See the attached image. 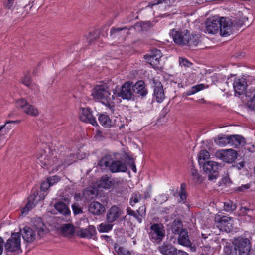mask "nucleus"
I'll return each mask as SVG.
<instances>
[{
  "mask_svg": "<svg viewBox=\"0 0 255 255\" xmlns=\"http://www.w3.org/2000/svg\"><path fill=\"white\" fill-rule=\"evenodd\" d=\"M33 224L32 228L26 226L23 229V238L27 242H33L36 239L37 235L39 237H42L45 232V226L41 218H34L33 220Z\"/></svg>",
  "mask_w": 255,
  "mask_h": 255,
  "instance_id": "39448f33",
  "label": "nucleus"
},
{
  "mask_svg": "<svg viewBox=\"0 0 255 255\" xmlns=\"http://www.w3.org/2000/svg\"><path fill=\"white\" fill-rule=\"evenodd\" d=\"M121 117H117L113 122L110 119L109 117L106 114H100L99 116L98 120L100 124L105 128H110L112 126H117L122 128L124 126V124L121 122Z\"/></svg>",
  "mask_w": 255,
  "mask_h": 255,
  "instance_id": "ddd939ff",
  "label": "nucleus"
},
{
  "mask_svg": "<svg viewBox=\"0 0 255 255\" xmlns=\"http://www.w3.org/2000/svg\"><path fill=\"white\" fill-rule=\"evenodd\" d=\"M175 2V0H158L150 2L149 4V6L153 7V6L160 4L161 6L160 7H164L165 9H167V8L174 4Z\"/></svg>",
  "mask_w": 255,
  "mask_h": 255,
  "instance_id": "cd10ccee",
  "label": "nucleus"
},
{
  "mask_svg": "<svg viewBox=\"0 0 255 255\" xmlns=\"http://www.w3.org/2000/svg\"><path fill=\"white\" fill-rule=\"evenodd\" d=\"M224 210L228 212L233 211L236 208V205L231 200L224 202Z\"/></svg>",
  "mask_w": 255,
  "mask_h": 255,
  "instance_id": "ea45409f",
  "label": "nucleus"
},
{
  "mask_svg": "<svg viewBox=\"0 0 255 255\" xmlns=\"http://www.w3.org/2000/svg\"><path fill=\"white\" fill-rule=\"evenodd\" d=\"M170 35L172 37L173 41L175 42V32L174 29L171 30Z\"/></svg>",
  "mask_w": 255,
  "mask_h": 255,
  "instance_id": "bf43d9fd",
  "label": "nucleus"
},
{
  "mask_svg": "<svg viewBox=\"0 0 255 255\" xmlns=\"http://www.w3.org/2000/svg\"><path fill=\"white\" fill-rule=\"evenodd\" d=\"M99 188L104 189H110L112 186V181L107 176L102 177L100 180L97 182Z\"/></svg>",
  "mask_w": 255,
  "mask_h": 255,
  "instance_id": "c756f323",
  "label": "nucleus"
},
{
  "mask_svg": "<svg viewBox=\"0 0 255 255\" xmlns=\"http://www.w3.org/2000/svg\"><path fill=\"white\" fill-rule=\"evenodd\" d=\"M73 211L75 214H79L82 212V210L77 203H74L72 205Z\"/></svg>",
  "mask_w": 255,
  "mask_h": 255,
  "instance_id": "de8ad7c7",
  "label": "nucleus"
},
{
  "mask_svg": "<svg viewBox=\"0 0 255 255\" xmlns=\"http://www.w3.org/2000/svg\"><path fill=\"white\" fill-rule=\"evenodd\" d=\"M28 103L23 98H20L16 101V104L17 107L20 108L22 111L24 110Z\"/></svg>",
  "mask_w": 255,
  "mask_h": 255,
  "instance_id": "37998d69",
  "label": "nucleus"
},
{
  "mask_svg": "<svg viewBox=\"0 0 255 255\" xmlns=\"http://www.w3.org/2000/svg\"><path fill=\"white\" fill-rule=\"evenodd\" d=\"M243 22L236 20L232 21L231 19L224 17L219 18L214 16L208 18L205 22L206 31L209 34L216 33L220 28V34L222 36H228L233 33L234 29L242 26Z\"/></svg>",
  "mask_w": 255,
  "mask_h": 255,
  "instance_id": "f257e3e1",
  "label": "nucleus"
},
{
  "mask_svg": "<svg viewBox=\"0 0 255 255\" xmlns=\"http://www.w3.org/2000/svg\"><path fill=\"white\" fill-rule=\"evenodd\" d=\"M189 1L190 2V5L198 4V0H189Z\"/></svg>",
  "mask_w": 255,
  "mask_h": 255,
  "instance_id": "e2e57ef3",
  "label": "nucleus"
},
{
  "mask_svg": "<svg viewBox=\"0 0 255 255\" xmlns=\"http://www.w3.org/2000/svg\"><path fill=\"white\" fill-rule=\"evenodd\" d=\"M250 187V186L249 184L242 185V186L236 188V191L243 192L245 190L249 189Z\"/></svg>",
  "mask_w": 255,
  "mask_h": 255,
  "instance_id": "603ef678",
  "label": "nucleus"
},
{
  "mask_svg": "<svg viewBox=\"0 0 255 255\" xmlns=\"http://www.w3.org/2000/svg\"><path fill=\"white\" fill-rule=\"evenodd\" d=\"M230 145L233 147L238 148L240 146H244L245 144V139L241 135H231Z\"/></svg>",
  "mask_w": 255,
  "mask_h": 255,
  "instance_id": "a878e982",
  "label": "nucleus"
},
{
  "mask_svg": "<svg viewBox=\"0 0 255 255\" xmlns=\"http://www.w3.org/2000/svg\"><path fill=\"white\" fill-rule=\"evenodd\" d=\"M21 82L26 86H29L31 84V79L29 73L25 74L22 78Z\"/></svg>",
  "mask_w": 255,
  "mask_h": 255,
  "instance_id": "49530a36",
  "label": "nucleus"
},
{
  "mask_svg": "<svg viewBox=\"0 0 255 255\" xmlns=\"http://www.w3.org/2000/svg\"><path fill=\"white\" fill-rule=\"evenodd\" d=\"M160 251L163 255H174L175 254V248L168 243L160 247Z\"/></svg>",
  "mask_w": 255,
  "mask_h": 255,
  "instance_id": "7c9ffc66",
  "label": "nucleus"
},
{
  "mask_svg": "<svg viewBox=\"0 0 255 255\" xmlns=\"http://www.w3.org/2000/svg\"><path fill=\"white\" fill-rule=\"evenodd\" d=\"M131 88L132 89V82L128 81L123 85L120 92H117L116 89H114V95H116V103H118L120 101L119 97L123 99H131L133 96V91L131 90Z\"/></svg>",
  "mask_w": 255,
  "mask_h": 255,
  "instance_id": "9b49d317",
  "label": "nucleus"
},
{
  "mask_svg": "<svg viewBox=\"0 0 255 255\" xmlns=\"http://www.w3.org/2000/svg\"><path fill=\"white\" fill-rule=\"evenodd\" d=\"M50 186H51V185L46 179L41 184L40 193L37 190L33 191L25 206L21 209V215L22 216L26 215L39 201L43 200L47 195L45 192Z\"/></svg>",
  "mask_w": 255,
  "mask_h": 255,
  "instance_id": "7ed1b4c3",
  "label": "nucleus"
},
{
  "mask_svg": "<svg viewBox=\"0 0 255 255\" xmlns=\"http://www.w3.org/2000/svg\"><path fill=\"white\" fill-rule=\"evenodd\" d=\"M61 231L65 236L71 237L75 232L74 227L71 224H65L62 227Z\"/></svg>",
  "mask_w": 255,
  "mask_h": 255,
  "instance_id": "c9c22d12",
  "label": "nucleus"
},
{
  "mask_svg": "<svg viewBox=\"0 0 255 255\" xmlns=\"http://www.w3.org/2000/svg\"><path fill=\"white\" fill-rule=\"evenodd\" d=\"M141 210V211H144V212H145V208L143 207V206H141L140 207L139 209L138 210H137V211L139 213V211Z\"/></svg>",
  "mask_w": 255,
  "mask_h": 255,
  "instance_id": "774afa93",
  "label": "nucleus"
},
{
  "mask_svg": "<svg viewBox=\"0 0 255 255\" xmlns=\"http://www.w3.org/2000/svg\"><path fill=\"white\" fill-rule=\"evenodd\" d=\"M131 168L133 172H136V168L135 165L134 164L132 165L131 166Z\"/></svg>",
  "mask_w": 255,
  "mask_h": 255,
  "instance_id": "338daca9",
  "label": "nucleus"
},
{
  "mask_svg": "<svg viewBox=\"0 0 255 255\" xmlns=\"http://www.w3.org/2000/svg\"><path fill=\"white\" fill-rule=\"evenodd\" d=\"M235 92L239 95L244 94L247 87L246 80L243 78L236 79L233 83Z\"/></svg>",
  "mask_w": 255,
  "mask_h": 255,
  "instance_id": "412c9836",
  "label": "nucleus"
},
{
  "mask_svg": "<svg viewBox=\"0 0 255 255\" xmlns=\"http://www.w3.org/2000/svg\"><path fill=\"white\" fill-rule=\"evenodd\" d=\"M216 156L227 163H232L237 157V152L233 149L223 150L217 152Z\"/></svg>",
  "mask_w": 255,
  "mask_h": 255,
  "instance_id": "dca6fc26",
  "label": "nucleus"
},
{
  "mask_svg": "<svg viewBox=\"0 0 255 255\" xmlns=\"http://www.w3.org/2000/svg\"><path fill=\"white\" fill-rule=\"evenodd\" d=\"M123 214L124 211L121 207L113 205L107 212L106 216V220L113 223L118 221Z\"/></svg>",
  "mask_w": 255,
  "mask_h": 255,
  "instance_id": "2eb2a0df",
  "label": "nucleus"
},
{
  "mask_svg": "<svg viewBox=\"0 0 255 255\" xmlns=\"http://www.w3.org/2000/svg\"><path fill=\"white\" fill-rule=\"evenodd\" d=\"M221 168V164L213 161H207L203 165L204 171L208 174V179L212 181H215L219 177Z\"/></svg>",
  "mask_w": 255,
  "mask_h": 255,
  "instance_id": "1a4fd4ad",
  "label": "nucleus"
},
{
  "mask_svg": "<svg viewBox=\"0 0 255 255\" xmlns=\"http://www.w3.org/2000/svg\"><path fill=\"white\" fill-rule=\"evenodd\" d=\"M210 156L209 153L206 150H201L198 156V160L199 163H201V160H205L206 159H208L209 157Z\"/></svg>",
  "mask_w": 255,
  "mask_h": 255,
  "instance_id": "c03bdc74",
  "label": "nucleus"
},
{
  "mask_svg": "<svg viewBox=\"0 0 255 255\" xmlns=\"http://www.w3.org/2000/svg\"><path fill=\"white\" fill-rule=\"evenodd\" d=\"M46 179L51 186L55 185L61 180V178L58 175L49 176Z\"/></svg>",
  "mask_w": 255,
  "mask_h": 255,
  "instance_id": "79ce46f5",
  "label": "nucleus"
},
{
  "mask_svg": "<svg viewBox=\"0 0 255 255\" xmlns=\"http://www.w3.org/2000/svg\"><path fill=\"white\" fill-rule=\"evenodd\" d=\"M3 244H4L3 239L1 237H0V255H1L3 253Z\"/></svg>",
  "mask_w": 255,
  "mask_h": 255,
  "instance_id": "6e6d98bb",
  "label": "nucleus"
},
{
  "mask_svg": "<svg viewBox=\"0 0 255 255\" xmlns=\"http://www.w3.org/2000/svg\"><path fill=\"white\" fill-rule=\"evenodd\" d=\"M198 0V4H201L207 2V1H211V0Z\"/></svg>",
  "mask_w": 255,
  "mask_h": 255,
  "instance_id": "69168bd1",
  "label": "nucleus"
},
{
  "mask_svg": "<svg viewBox=\"0 0 255 255\" xmlns=\"http://www.w3.org/2000/svg\"><path fill=\"white\" fill-rule=\"evenodd\" d=\"M236 166L239 170L242 169L244 167V162H240L237 163Z\"/></svg>",
  "mask_w": 255,
  "mask_h": 255,
  "instance_id": "4d7b16f0",
  "label": "nucleus"
},
{
  "mask_svg": "<svg viewBox=\"0 0 255 255\" xmlns=\"http://www.w3.org/2000/svg\"><path fill=\"white\" fill-rule=\"evenodd\" d=\"M93 98L103 104L109 106L116 103V95L114 90L112 94L109 91L108 87L105 84H100L95 86L91 94Z\"/></svg>",
  "mask_w": 255,
  "mask_h": 255,
  "instance_id": "20e7f679",
  "label": "nucleus"
},
{
  "mask_svg": "<svg viewBox=\"0 0 255 255\" xmlns=\"http://www.w3.org/2000/svg\"><path fill=\"white\" fill-rule=\"evenodd\" d=\"M113 227L112 222L107 221L102 222L97 226V230L100 233H108L111 231Z\"/></svg>",
  "mask_w": 255,
  "mask_h": 255,
  "instance_id": "72a5a7b5",
  "label": "nucleus"
},
{
  "mask_svg": "<svg viewBox=\"0 0 255 255\" xmlns=\"http://www.w3.org/2000/svg\"><path fill=\"white\" fill-rule=\"evenodd\" d=\"M97 234L96 228L94 225H89L86 228H80L77 232L78 236L86 239H94Z\"/></svg>",
  "mask_w": 255,
  "mask_h": 255,
  "instance_id": "6ab92c4d",
  "label": "nucleus"
},
{
  "mask_svg": "<svg viewBox=\"0 0 255 255\" xmlns=\"http://www.w3.org/2000/svg\"><path fill=\"white\" fill-rule=\"evenodd\" d=\"M23 112L31 116L36 117L39 115L38 110L30 104H28Z\"/></svg>",
  "mask_w": 255,
  "mask_h": 255,
  "instance_id": "f704fd0d",
  "label": "nucleus"
},
{
  "mask_svg": "<svg viewBox=\"0 0 255 255\" xmlns=\"http://www.w3.org/2000/svg\"><path fill=\"white\" fill-rule=\"evenodd\" d=\"M223 181L225 183V184H227V183H229L230 182V179L229 178V177H225L223 179Z\"/></svg>",
  "mask_w": 255,
  "mask_h": 255,
  "instance_id": "0e129e2a",
  "label": "nucleus"
},
{
  "mask_svg": "<svg viewBox=\"0 0 255 255\" xmlns=\"http://www.w3.org/2000/svg\"><path fill=\"white\" fill-rule=\"evenodd\" d=\"M153 83L154 84V97L158 103H161L165 98L162 85L160 82L155 79L153 80Z\"/></svg>",
  "mask_w": 255,
  "mask_h": 255,
  "instance_id": "aec40b11",
  "label": "nucleus"
},
{
  "mask_svg": "<svg viewBox=\"0 0 255 255\" xmlns=\"http://www.w3.org/2000/svg\"><path fill=\"white\" fill-rule=\"evenodd\" d=\"M79 117L83 122L89 123L94 126L98 125L96 119L93 117L90 109L88 108H80Z\"/></svg>",
  "mask_w": 255,
  "mask_h": 255,
  "instance_id": "a211bd4d",
  "label": "nucleus"
},
{
  "mask_svg": "<svg viewBox=\"0 0 255 255\" xmlns=\"http://www.w3.org/2000/svg\"><path fill=\"white\" fill-rule=\"evenodd\" d=\"M128 29L126 27L123 28L112 27L110 31V35L112 38H116L124 36L125 34L128 33Z\"/></svg>",
  "mask_w": 255,
  "mask_h": 255,
  "instance_id": "bb28decb",
  "label": "nucleus"
},
{
  "mask_svg": "<svg viewBox=\"0 0 255 255\" xmlns=\"http://www.w3.org/2000/svg\"><path fill=\"white\" fill-rule=\"evenodd\" d=\"M55 208L61 214L69 215L70 211L68 206L63 202L56 203L54 205Z\"/></svg>",
  "mask_w": 255,
  "mask_h": 255,
  "instance_id": "473e14b6",
  "label": "nucleus"
},
{
  "mask_svg": "<svg viewBox=\"0 0 255 255\" xmlns=\"http://www.w3.org/2000/svg\"><path fill=\"white\" fill-rule=\"evenodd\" d=\"M191 175L192 178V180L195 182H201V176L199 174L197 169L195 168V166L192 165L191 171H190Z\"/></svg>",
  "mask_w": 255,
  "mask_h": 255,
  "instance_id": "58836bf2",
  "label": "nucleus"
},
{
  "mask_svg": "<svg viewBox=\"0 0 255 255\" xmlns=\"http://www.w3.org/2000/svg\"><path fill=\"white\" fill-rule=\"evenodd\" d=\"M153 26V23L149 21H145L142 22L141 27L142 28H149Z\"/></svg>",
  "mask_w": 255,
  "mask_h": 255,
  "instance_id": "5fc2aeb1",
  "label": "nucleus"
},
{
  "mask_svg": "<svg viewBox=\"0 0 255 255\" xmlns=\"http://www.w3.org/2000/svg\"><path fill=\"white\" fill-rule=\"evenodd\" d=\"M115 251L118 255H135L136 253L129 252L125 248L119 245L115 246Z\"/></svg>",
  "mask_w": 255,
  "mask_h": 255,
  "instance_id": "e433bc0d",
  "label": "nucleus"
},
{
  "mask_svg": "<svg viewBox=\"0 0 255 255\" xmlns=\"http://www.w3.org/2000/svg\"><path fill=\"white\" fill-rule=\"evenodd\" d=\"M214 220L216 224V227L220 230L226 232L230 231L232 226V219L231 217L216 215Z\"/></svg>",
  "mask_w": 255,
  "mask_h": 255,
  "instance_id": "4468645a",
  "label": "nucleus"
},
{
  "mask_svg": "<svg viewBox=\"0 0 255 255\" xmlns=\"http://www.w3.org/2000/svg\"><path fill=\"white\" fill-rule=\"evenodd\" d=\"M179 64L180 66L185 68L189 67L192 65V63L189 62L187 59L181 57L179 58Z\"/></svg>",
  "mask_w": 255,
  "mask_h": 255,
  "instance_id": "a18cd8bd",
  "label": "nucleus"
},
{
  "mask_svg": "<svg viewBox=\"0 0 255 255\" xmlns=\"http://www.w3.org/2000/svg\"><path fill=\"white\" fill-rule=\"evenodd\" d=\"M204 87V86L203 84H199L194 86L191 88V89L187 91V94L188 95L194 94L203 89Z\"/></svg>",
  "mask_w": 255,
  "mask_h": 255,
  "instance_id": "a19ab883",
  "label": "nucleus"
},
{
  "mask_svg": "<svg viewBox=\"0 0 255 255\" xmlns=\"http://www.w3.org/2000/svg\"><path fill=\"white\" fill-rule=\"evenodd\" d=\"M127 213L128 215H131V216H134L135 218H136L137 219L138 218L137 215L135 213V212L133 210H132L129 207H128L127 209Z\"/></svg>",
  "mask_w": 255,
  "mask_h": 255,
  "instance_id": "864d4df0",
  "label": "nucleus"
},
{
  "mask_svg": "<svg viewBox=\"0 0 255 255\" xmlns=\"http://www.w3.org/2000/svg\"><path fill=\"white\" fill-rule=\"evenodd\" d=\"M233 244L237 248L241 255H247L251 248L250 240L247 238L242 237L235 238Z\"/></svg>",
  "mask_w": 255,
  "mask_h": 255,
  "instance_id": "f8f14e48",
  "label": "nucleus"
},
{
  "mask_svg": "<svg viewBox=\"0 0 255 255\" xmlns=\"http://www.w3.org/2000/svg\"><path fill=\"white\" fill-rule=\"evenodd\" d=\"M189 5L190 2L189 0H176V6L177 5L178 7V10L176 11V14L178 11H180V14L183 13L184 14H185L187 12L186 7Z\"/></svg>",
  "mask_w": 255,
  "mask_h": 255,
  "instance_id": "2f4dec72",
  "label": "nucleus"
},
{
  "mask_svg": "<svg viewBox=\"0 0 255 255\" xmlns=\"http://www.w3.org/2000/svg\"><path fill=\"white\" fill-rule=\"evenodd\" d=\"M20 123V121L16 120V121H7L5 122V124L3 125L6 126V125L10 123H13V124H18Z\"/></svg>",
  "mask_w": 255,
  "mask_h": 255,
  "instance_id": "052dcab7",
  "label": "nucleus"
},
{
  "mask_svg": "<svg viewBox=\"0 0 255 255\" xmlns=\"http://www.w3.org/2000/svg\"><path fill=\"white\" fill-rule=\"evenodd\" d=\"M224 251L226 255H241L237 248L233 244V246H226Z\"/></svg>",
  "mask_w": 255,
  "mask_h": 255,
  "instance_id": "4c0bfd02",
  "label": "nucleus"
},
{
  "mask_svg": "<svg viewBox=\"0 0 255 255\" xmlns=\"http://www.w3.org/2000/svg\"><path fill=\"white\" fill-rule=\"evenodd\" d=\"M162 57V53L160 50L153 49L150 54L144 55V58L146 62L151 65L153 68L158 67L159 61Z\"/></svg>",
  "mask_w": 255,
  "mask_h": 255,
  "instance_id": "f3484780",
  "label": "nucleus"
},
{
  "mask_svg": "<svg viewBox=\"0 0 255 255\" xmlns=\"http://www.w3.org/2000/svg\"><path fill=\"white\" fill-rule=\"evenodd\" d=\"M178 196L179 198L178 199V203H182L185 204L186 209H189L188 204H186L187 193L186 191V185L185 183H182L178 192Z\"/></svg>",
  "mask_w": 255,
  "mask_h": 255,
  "instance_id": "393cba45",
  "label": "nucleus"
},
{
  "mask_svg": "<svg viewBox=\"0 0 255 255\" xmlns=\"http://www.w3.org/2000/svg\"><path fill=\"white\" fill-rule=\"evenodd\" d=\"M176 235H178V243L185 246L190 247L192 243L189 239L188 232L187 229L183 228L182 222L181 220L176 221Z\"/></svg>",
  "mask_w": 255,
  "mask_h": 255,
  "instance_id": "9d476101",
  "label": "nucleus"
},
{
  "mask_svg": "<svg viewBox=\"0 0 255 255\" xmlns=\"http://www.w3.org/2000/svg\"><path fill=\"white\" fill-rule=\"evenodd\" d=\"M105 165L109 166V169L112 172H125L127 169L126 164L119 160L113 161L110 165L105 162Z\"/></svg>",
  "mask_w": 255,
  "mask_h": 255,
  "instance_id": "4be33fe9",
  "label": "nucleus"
},
{
  "mask_svg": "<svg viewBox=\"0 0 255 255\" xmlns=\"http://www.w3.org/2000/svg\"><path fill=\"white\" fill-rule=\"evenodd\" d=\"M92 35V34L91 33H89L88 36H87V40L88 41L89 43L92 42L93 39V36Z\"/></svg>",
  "mask_w": 255,
  "mask_h": 255,
  "instance_id": "680f3d73",
  "label": "nucleus"
},
{
  "mask_svg": "<svg viewBox=\"0 0 255 255\" xmlns=\"http://www.w3.org/2000/svg\"><path fill=\"white\" fill-rule=\"evenodd\" d=\"M139 201V196L137 194L133 195L130 198V204L132 206L137 203Z\"/></svg>",
  "mask_w": 255,
  "mask_h": 255,
  "instance_id": "09e8293b",
  "label": "nucleus"
},
{
  "mask_svg": "<svg viewBox=\"0 0 255 255\" xmlns=\"http://www.w3.org/2000/svg\"><path fill=\"white\" fill-rule=\"evenodd\" d=\"M5 248L7 254L21 252V234L12 233L5 244Z\"/></svg>",
  "mask_w": 255,
  "mask_h": 255,
  "instance_id": "6e6552de",
  "label": "nucleus"
},
{
  "mask_svg": "<svg viewBox=\"0 0 255 255\" xmlns=\"http://www.w3.org/2000/svg\"><path fill=\"white\" fill-rule=\"evenodd\" d=\"M149 239L153 243L159 244L165 236L164 227L161 224L153 223L148 230Z\"/></svg>",
  "mask_w": 255,
  "mask_h": 255,
  "instance_id": "0eeeda50",
  "label": "nucleus"
},
{
  "mask_svg": "<svg viewBox=\"0 0 255 255\" xmlns=\"http://www.w3.org/2000/svg\"><path fill=\"white\" fill-rule=\"evenodd\" d=\"M248 107L252 110H255V94L252 98L251 103L248 104Z\"/></svg>",
  "mask_w": 255,
  "mask_h": 255,
  "instance_id": "3c124183",
  "label": "nucleus"
},
{
  "mask_svg": "<svg viewBox=\"0 0 255 255\" xmlns=\"http://www.w3.org/2000/svg\"><path fill=\"white\" fill-rule=\"evenodd\" d=\"M176 255H188V254L181 250H176Z\"/></svg>",
  "mask_w": 255,
  "mask_h": 255,
  "instance_id": "13d9d810",
  "label": "nucleus"
},
{
  "mask_svg": "<svg viewBox=\"0 0 255 255\" xmlns=\"http://www.w3.org/2000/svg\"><path fill=\"white\" fill-rule=\"evenodd\" d=\"M231 135H226L223 134L219 135L217 138L214 139L215 143L219 146H224L226 144H230Z\"/></svg>",
  "mask_w": 255,
  "mask_h": 255,
  "instance_id": "c85d7f7f",
  "label": "nucleus"
},
{
  "mask_svg": "<svg viewBox=\"0 0 255 255\" xmlns=\"http://www.w3.org/2000/svg\"><path fill=\"white\" fill-rule=\"evenodd\" d=\"M14 3V0H4V5L8 9H11Z\"/></svg>",
  "mask_w": 255,
  "mask_h": 255,
  "instance_id": "8fccbe9b",
  "label": "nucleus"
},
{
  "mask_svg": "<svg viewBox=\"0 0 255 255\" xmlns=\"http://www.w3.org/2000/svg\"><path fill=\"white\" fill-rule=\"evenodd\" d=\"M37 162L42 168L50 171L51 167H53L51 171L56 172L61 166L65 167L71 164L75 161L76 157L75 155H71L68 160L62 163L55 157L51 159L50 149H47V150H41L37 153Z\"/></svg>",
  "mask_w": 255,
  "mask_h": 255,
  "instance_id": "f03ea898",
  "label": "nucleus"
},
{
  "mask_svg": "<svg viewBox=\"0 0 255 255\" xmlns=\"http://www.w3.org/2000/svg\"><path fill=\"white\" fill-rule=\"evenodd\" d=\"M188 30H186L183 33L176 31V44L183 46H188L191 50L195 48L201 42L199 36L187 34Z\"/></svg>",
  "mask_w": 255,
  "mask_h": 255,
  "instance_id": "423d86ee",
  "label": "nucleus"
},
{
  "mask_svg": "<svg viewBox=\"0 0 255 255\" xmlns=\"http://www.w3.org/2000/svg\"><path fill=\"white\" fill-rule=\"evenodd\" d=\"M132 91L135 94L142 97L145 96L148 93L147 89L145 86V83L142 80H139L134 84H132Z\"/></svg>",
  "mask_w": 255,
  "mask_h": 255,
  "instance_id": "5701e85b",
  "label": "nucleus"
},
{
  "mask_svg": "<svg viewBox=\"0 0 255 255\" xmlns=\"http://www.w3.org/2000/svg\"><path fill=\"white\" fill-rule=\"evenodd\" d=\"M104 206L97 201L91 202L89 207V212L93 215H100L105 211Z\"/></svg>",
  "mask_w": 255,
  "mask_h": 255,
  "instance_id": "b1692460",
  "label": "nucleus"
}]
</instances>
